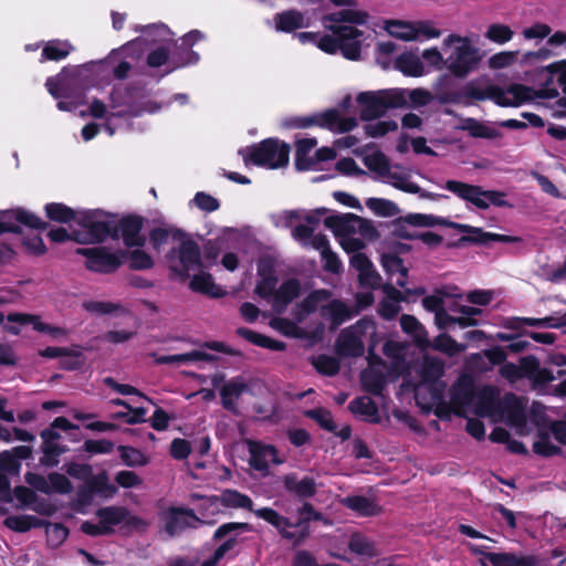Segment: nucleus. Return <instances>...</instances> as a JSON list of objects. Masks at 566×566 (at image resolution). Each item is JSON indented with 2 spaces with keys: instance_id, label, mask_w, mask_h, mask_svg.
Segmentation results:
<instances>
[{
  "instance_id": "0e129e2a",
  "label": "nucleus",
  "mask_w": 566,
  "mask_h": 566,
  "mask_svg": "<svg viewBox=\"0 0 566 566\" xmlns=\"http://www.w3.org/2000/svg\"><path fill=\"white\" fill-rule=\"evenodd\" d=\"M554 55L555 53L552 49L543 46L536 51H527L523 53L520 59V64L522 66H536L549 60Z\"/></svg>"
},
{
  "instance_id": "69168bd1",
  "label": "nucleus",
  "mask_w": 566,
  "mask_h": 566,
  "mask_svg": "<svg viewBox=\"0 0 566 566\" xmlns=\"http://www.w3.org/2000/svg\"><path fill=\"white\" fill-rule=\"evenodd\" d=\"M396 92L402 93L403 106L410 101L415 106H424L431 99L432 95L429 91L424 88H415V90H406V88H395Z\"/></svg>"
},
{
  "instance_id": "79ce46f5",
  "label": "nucleus",
  "mask_w": 566,
  "mask_h": 566,
  "mask_svg": "<svg viewBox=\"0 0 566 566\" xmlns=\"http://www.w3.org/2000/svg\"><path fill=\"white\" fill-rule=\"evenodd\" d=\"M217 500L226 507L231 509H245L254 513L253 501L245 494L240 493L237 490L227 489L223 490Z\"/></svg>"
},
{
  "instance_id": "393cba45",
  "label": "nucleus",
  "mask_w": 566,
  "mask_h": 566,
  "mask_svg": "<svg viewBox=\"0 0 566 566\" xmlns=\"http://www.w3.org/2000/svg\"><path fill=\"white\" fill-rule=\"evenodd\" d=\"M250 464L258 471L265 472L270 463L280 464L282 460L277 458L276 450L272 446L262 444L255 441H249Z\"/></svg>"
},
{
  "instance_id": "338daca9",
  "label": "nucleus",
  "mask_w": 566,
  "mask_h": 566,
  "mask_svg": "<svg viewBox=\"0 0 566 566\" xmlns=\"http://www.w3.org/2000/svg\"><path fill=\"white\" fill-rule=\"evenodd\" d=\"M119 455L128 467H142L148 463V458L139 450L132 447H119Z\"/></svg>"
},
{
  "instance_id": "f257e3e1",
  "label": "nucleus",
  "mask_w": 566,
  "mask_h": 566,
  "mask_svg": "<svg viewBox=\"0 0 566 566\" xmlns=\"http://www.w3.org/2000/svg\"><path fill=\"white\" fill-rule=\"evenodd\" d=\"M368 12L359 9L340 10L326 14L323 18L324 27L332 34H317L315 44L322 51L334 54L342 51L349 60H358L361 51L363 32L355 25H364L368 22Z\"/></svg>"
},
{
  "instance_id": "a211bd4d",
  "label": "nucleus",
  "mask_w": 566,
  "mask_h": 566,
  "mask_svg": "<svg viewBox=\"0 0 566 566\" xmlns=\"http://www.w3.org/2000/svg\"><path fill=\"white\" fill-rule=\"evenodd\" d=\"M163 528L169 537L180 535L188 527H197L203 522L199 520L193 511L178 507H170L159 515Z\"/></svg>"
},
{
  "instance_id": "dca6fc26",
  "label": "nucleus",
  "mask_w": 566,
  "mask_h": 566,
  "mask_svg": "<svg viewBox=\"0 0 566 566\" xmlns=\"http://www.w3.org/2000/svg\"><path fill=\"white\" fill-rule=\"evenodd\" d=\"M313 125L328 128L338 133H346L350 132L357 126V120L354 117H340L338 111L336 109H327L314 116L300 117L285 122V126L287 127L305 128Z\"/></svg>"
},
{
  "instance_id": "f704fd0d",
  "label": "nucleus",
  "mask_w": 566,
  "mask_h": 566,
  "mask_svg": "<svg viewBox=\"0 0 566 566\" xmlns=\"http://www.w3.org/2000/svg\"><path fill=\"white\" fill-rule=\"evenodd\" d=\"M381 264L390 279L400 287L407 285V268L396 254L387 253L381 256Z\"/></svg>"
},
{
  "instance_id": "3c124183",
  "label": "nucleus",
  "mask_w": 566,
  "mask_h": 566,
  "mask_svg": "<svg viewBox=\"0 0 566 566\" xmlns=\"http://www.w3.org/2000/svg\"><path fill=\"white\" fill-rule=\"evenodd\" d=\"M348 408L353 413L364 416L369 421L378 420V408L370 397H358L350 401Z\"/></svg>"
},
{
  "instance_id": "473e14b6",
  "label": "nucleus",
  "mask_w": 566,
  "mask_h": 566,
  "mask_svg": "<svg viewBox=\"0 0 566 566\" xmlns=\"http://www.w3.org/2000/svg\"><path fill=\"white\" fill-rule=\"evenodd\" d=\"M301 284L296 279L284 281L273 295L272 305L275 311L282 312L293 300L300 295Z\"/></svg>"
},
{
  "instance_id": "603ef678",
  "label": "nucleus",
  "mask_w": 566,
  "mask_h": 566,
  "mask_svg": "<svg viewBox=\"0 0 566 566\" xmlns=\"http://www.w3.org/2000/svg\"><path fill=\"white\" fill-rule=\"evenodd\" d=\"M238 334L249 340L250 343L258 345L263 348L280 352L285 349V344L275 339H272L265 335L255 333L248 328H239Z\"/></svg>"
},
{
  "instance_id": "7c9ffc66",
  "label": "nucleus",
  "mask_w": 566,
  "mask_h": 566,
  "mask_svg": "<svg viewBox=\"0 0 566 566\" xmlns=\"http://www.w3.org/2000/svg\"><path fill=\"white\" fill-rule=\"evenodd\" d=\"M285 490L298 497H312L316 493V482L311 476L298 480L296 474L290 473L282 478Z\"/></svg>"
},
{
  "instance_id": "c756f323",
  "label": "nucleus",
  "mask_w": 566,
  "mask_h": 566,
  "mask_svg": "<svg viewBox=\"0 0 566 566\" xmlns=\"http://www.w3.org/2000/svg\"><path fill=\"white\" fill-rule=\"evenodd\" d=\"M8 321L19 324H32L33 328L40 333H46L57 339L67 335L66 329L43 323L39 316L23 313H12L8 315Z\"/></svg>"
},
{
  "instance_id": "13d9d810",
  "label": "nucleus",
  "mask_w": 566,
  "mask_h": 566,
  "mask_svg": "<svg viewBox=\"0 0 566 566\" xmlns=\"http://www.w3.org/2000/svg\"><path fill=\"white\" fill-rule=\"evenodd\" d=\"M4 525L15 532H28L44 525V522L32 515H11L4 520Z\"/></svg>"
},
{
  "instance_id": "e2e57ef3",
  "label": "nucleus",
  "mask_w": 566,
  "mask_h": 566,
  "mask_svg": "<svg viewBox=\"0 0 566 566\" xmlns=\"http://www.w3.org/2000/svg\"><path fill=\"white\" fill-rule=\"evenodd\" d=\"M436 324L439 328L444 329L449 328L452 325H459L460 327L464 328L468 326H474L476 325V319L474 318H465V317H453L449 315L444 308L434 316Z\"/></svg>"
},
{
  "instance_id": "6ab92c4d",
  "label": "nucleus",
  "mask_w": 566,
  "mask_h": 566,
  "mask_svg": "<svg viewBox=\"0 0 566 566\" xmlns=\"http://www.w3.org/2000/svg\"><path fill=\"white\" fill-rule=\"evenodd\" d=\"M408 221L415 226L420 227H434L443 226L458 230L459 232L469 233L471 235L461 238L462 242L483 243V230L481 228L472 227L469 224L457 223L442 217L433 214L415 213L408 216Z\"/></svg>"
},
{
  "instance_id": "9d476101",
  "label": "nucleus",
  "mask_w": 566,
  "mask_h": 566,
  "mask_svg": "<svg viewBox=\"0 0 566 566\" xmlns=\"http://www.w3.org/2000/svg\"><path fill=\"white\" fill-rule=\"evenodd\" d=\"M361 118L371 120L382 116L388 108L403 106L402 93L395 88L361 92L357 95Z\"/></svg>"
},
{
  "instance_id": "423d86ee",
  "label": "nucleus",
  "mask_w": 566,
  "mask_h": 566,
  "mask_svg": "<svg viewBox=\"0 0 566 566\" xmlns=\"http://www.w3.org/2000/svg\"><path fill=\"white\" fill-rule=\"evenodd\" d=\"M442 49L446 55V69L457 77H465L478 67L479 49L469 36L452 33L444 38Z\"/></svg>"
},
{
  "instance_id": "1a4fd4ad",
  "label": "nucleus",
  "mask_w": 566,
  "mask_h": 566,
  "mask_svg": "<svg viewBox=\"0 0 566 566\" xmlns=\"http://www.w3.org/2000/svg\"><path fill=\"white\" fill-rule=\"evenodd\" d=\"M443 188L461 200L470 202L482 210L488 209L490 206L510 207V203L505 199V193L502 191L484 190L480 186L453 179L447 180Z\"/></svg>"
},
{
  "instance_id": "09e8293b",
  "label": "nucleus",
  "mask_w": 566,
  "mask_h": 566,
  "mask_svg": "<svg viewBox=\"0 0 566 566\" xmlns=\"http://www.w3.org/2000/svg\"><path fill=\"white\" fill-rule=\"evenodd\" d=\"M463 128L476 138L496 139L502 137V133L495 126L481 123L474 118H468Z\"/></svg>"
},
{
  "instance_id": "4be33fe9",
  "label": "nucleus",
  "mask_w": 566,
  "mask_h": 566,
  "mask_svg": "<svg viewBox=\"0 0 566 566\" xmlns=\"http://www.w3.org/2000/svg\"><path fill=\"white\" fill-rule=\"evenodd\" d=\"M252 385L251 379L241 375L228 379L219 390L222 407L234 415H239V400L243 395L252 392Z\"/></svg>"
},
{
  "instance_id": "052dcab7",
  "label": "nucleus",
  "mask_w": 566,
  "mask_h": 566,
  "mask_svg": "<svg viewBox=\"0 0 566 566\" xmlns=\"http://www.w3.org/2000/svg\"><path fill=\"white\" fill-rule=\"evenodd\" d=\"M514 36V31L506 24L492 23L488 27L484 38L491 42L503 45Z\"/></svg>"
},
{
  "instance_id": "f3484780",
  "label": "nucleus",
  "mask_w": 566,
  "mask_h": 566,
  "mask_svg": "<svg viewBox=\"0 0 566 566\" xmlns=\"http://www.w3.org/2000/svg\"><path fill=\"white\" fill-rule=\"evenodd\" d=\"M96 516L107 534H112L116 526L124 525L129 528L145 530L148 524L140 517L130 514L124 506H107L99 509Z\"/></svg>"
},
{
  "instance_id": "bb28decb",
  "label": "nucleus",
  "mask_w": 566,
  "mask_h": 566,
  "mask_svg": "<svg viewBox=\"0 0 566 566\" xmlns=\"http://www.w3.org/2000/svg\"><path fill=\"white\" fill-rule=\"evenodd\" d=\"M143 220L138 217L123 218L118 224V233L128 248L142 247L145 237L142 234Z\"/></svg>"
},
{
  "instance_id": "774afa93",
  "label": "nucleus",
  "mask_w": 566,
  "mask_h": 566,
  "mask_svg": "<svg viewBox=\"0 0 566 566\" xmlns=\"http://www.w3.org/2000/svg\"><path fill=\"white\" fill-rule=\"evenodd\" d=\"M364 163L368 169L377 172L381 178L390 167L387 157L379 151L367 154L364 157Z\"/></svg>"
},
{
  "instance_id": "aec40b11",
  "label": "nucleus",
  "mask_w": 566,
  "mask_h": 566,
  "mask_svg": "<svg viewBox=\"0 0 566 566\" xmlns=\"http://www.w3.org/2000/svg\"><path fill=\"white\" fill-rule=\"evenodd\" d=\"M82 67L69 65L55 76L46 78L45 86L49 93L55 97L69 96L73 91L82 85Z\"/></svg>"
},
{
  "instance_id": "de8ad7c7",
  "label": "nucleus",
  "mask_w": 566,
  "mask_h": 566,
  "mask_svg": "<svg viewBox=\"0 0 566 566\" xmlns=\"http://www.w3.org/2000/svg\"><path fill=\"white\" fill-rule=\"evenodd\" d=\"M134 31L144 33L146 39L155 44L159 42H168L171 40V32L167 25L164 23H155V24H136L134 25Z\"/></svg>"
},
{
  "instance_id": "4c0bfd02",
  "label": "nucleus",
  "mask_w": 566,
  "mask_h": 566,
  "mask_svg": "<svg viewBox=\"0 0 566 566\" xmlns=\"http://www.w3.org/2000/svg\"><path fill=\"white\" fill-rule=\"evenodd\" d=\"M384 182L392 187L410 193V191H419V186L415 184L410 176L398 167H389L382 176Z\"/></svg>"
},
{
  "instance_id": "a18cd8bd",
  "label": "nucleus",
  "mask_w": 566,
  "mask_h": 566,
  "mask_svg": "<svg viewBox=\"0 0 566 566\" xmlns=\"http://www.w3.org/2000/svg\"><path fill=\"white\" fill-rule=\"evenodd\" d=\"M400 326L402 331L409 334L420 346L427 347L429 345L428 334L415 316L402 315L400 317Z\"/></svg>"
},
{
  "instance_id": "412c9836",
  "label": "nucleus",
  "mask_w": 566,
  "mask_h": 566,
  "mask_svg": "<svg viewBox=\"0 0 566 566\" xmlns=\"http://www.w3.org/2000/svg\"><path fill=\"white\" fill-rule=\"evenodd\" d=\"M76 253L86 258V268L94 272L111 273L122 264L123 253L109 252L105 248H80Z\"/></svg>"
},
{
  "instance_id": "37998d69",
  "label": "nucleus",
  "mask_w": 566,
  "mask_h": 566,
  "mask_svg": "<svg viewBox=\"0 0 566 566\" xmlns=\"http://www.w3.org/2000/svg\"><path fill=\"white\" fill-rule=\"evenodd\" d=\"M342 503L361 516H371L379 512V507L374 501L360 495L346 496L342 500Z\"/></svg>"
},
{
  "instance_id": "ddd939ff",
  "label": "nucleus",
  "mask_w": 566,
  "mask_h": 566,
  "mask_svg": "<svg viewBox=\"0 0 566 566\" xmlns=\"http://www.w3.org/2000/svg\"><path fill=\"white\" fill-rule=\"evenodd\" d=\"M115 102V97H112L111 111L107 113L106 105L99 99H94L90 105V114L95 118H103L106 116L105 129L113 136L118 126L115 124V118L130 119L136 116H140L143 113H155L159 109L153 102H147L143 108L135 106H125Z\"/></svg>"
},
{
  "instance_id": "c9c22d12",
  "label": "nucleus",
  "mask_w": 566,
  "mask_h": 566,
  "mask_svg": "<svg viewBox=\"0 0 566 566\" xmlns=\"http://www.w3.org/2000/svg\"><path fill=\"white\" fill-rule=\"evenodd\" d=\"M484 558L493 566H535L533 556L516 555L513 553H488Z\"/></svg>"
},
{
  "instance_id": "e433bc0d",
  "label": "nucleus",
  "mask_w": 566,
  "mask_h": 566,
  "mask_svg": "<svg viewBox=\"0 0 566 566\" xmlns=\"http://www.w3.org/2000/svg\"><path fill=\"white\" fill-rule=\"evenodd\" d=\"M315 138H302L296 142L295 166L300 170L315 169V160L310 153L316 147Z\"/></svg>"
},
{
  "instance_id": "cd10ccee",
  "label": "nucleus",
  "mask_w": 566,
  "mask_h": 566,
  "mask_svg": "<svg viewBox=\"0 0 566 566\" xmlns=\"http://www.w3.org/2000/svg\"><path fill=\"white\" fill-rule=\"evenodd\" d=\"M202 264L200 263L199 269L189 271L187 273H178L179 275H189L192 273L189 286L192 291L207 294L212 297L223 296L221 287L214 284L212 276L201 270Z\"/></svg>"
},
{
  "instance_id": "c85d7f7f",
  "label": "nucleus",
  "mask_w": 566,
  "mask_h": 566,
  "mask_svg": "<svg viewBox=\"0 0 566 566\" xmlns=\"http://www.w3.org/2000/svg\"><path fill=\"white\" fill-rule=\"evenodd\" d=\"M348 549L356 556L368 559L380 555L378 543L364 533H354L348 539Z\"/></svg>"
},
{
  "instance_id": "5701e85b",
  "label": "nucleus",
  "mask_w": 566,
  "mask_h": 566,
  "mask_svg": "<svg viewBox=\"0 0 566 566\" xmlns=\"http://www.w3.org/2000/svg\"><path fill=\"white\" fill-rule=\"evenodd\" d=\"M25 482L34 490L44 494H67L73 489L70 480L60 473H51L48 476H44L41 474L28 472L25 474Z\"/></svg>"
},
{
  "instance_id": "7ed1b4c3",
  "label": "nucleus",
  "mask_w": 566,
  "mask_h": 566,
  "mask_svg": "<svg viewBox=\"0 0 566 566\" xmlns=\"http://www.w3.org/2000/svg\"><path fill=\"white\" fill-rule=\"evenodd\" d=\"M149 241L158 252L169 248L166 259L175 273H187L199 269V247L185 232L175 228L158 227L150 231Z\"/></svg>"
},
{
  "instance_id": "0eeeda50",
  "label": "nucleus",
  "mask_w": 566,
  "mask_h": 566,
  "mask_svg": "<svg viewBox=\"0 0 566 566\" xmlns=\"http://www.w3.org/2000/svg\"><path fill=\"white\" fill-rule=\"evenodd\" d=\"M464 95L475 101L490 99L501 107H518L532 99V90L522 84L501 87L494 84L482 86L470 83L464 88Z\"/></svg>"
},
{
  "instance_id": "a878e982",
  "label": "nucleus",
  "mask_w": 566,
  "mask_h": 566,
  "mask_svg": "<svg viewBox=\"0 0 566 566\" xmlns=\"http://www.w3.org/2000/svg\"><path fill=\"white\" fill-rule=\"evenodd\" d=\"M499 398L496 388L484 387L475 394L472 408L478 416L493 417L499 412Z\"/></svg>"
},
{
  "instance_id": "39448f33",
  "label": "nucleus",
  "mask_w": 566,
  "mask_h": 566,
  "mask_svg": "<svg viewBox=\"0 0 566 566\" xmlns=\"http://www.w3.org/2000/svg\"><path fill=\"white\" fill-rule=\"evenodd\" d=\"M324 223L339 239L346 252L360 251L365 247V239L373 240L377 237L370 221L353 213L326 217Z\"/></svg>"
},
{
  "instance_id": "b1692460",
  "label": "nucleus",
  "mask_w": 566,
  "mask_h": 566,
  "mask_svg": "<svg viewBox=\"0 0 566 566\" xmlns=\"http://www.w3.org/2000/svg\"><path fill=\"white\" fill-rule=\"evenodd\" d=\"M15 221L34 229L45 228V222L39 217L18 208L0 211V234L3 232H18L20 228L14 223Z\"/></svg>"
},
{
  "instance_id": "20e7f679",
  "label": "nucleus",
  "mask_w": 566,
  "mask_h": 566,
  "mask_svg": "<svg viewBox=\"0 0 566 566\" xmlns=\"http://www.w3.org/2000/svg\"><path fill=\"white\" fill-rule=\"evenodd\" d=\"M296 513L297 518L294 521L271 507H262L254 511L256 517L272 525L283 539L292 543L294 546L301 545L308 538L311 534L310 522L322 518V514L308 502H304L296 510Z\"/></svg>"
},
{
  "instance_id": "864d4df0",
  "label": "nucleus",
  "mask_w": 566,
  "mask_h": 566,
  "mask_svg": "<svg viewBox=\"0 0 566 566\" xmlns=\"http://www.w3.org/2000/svg\"><path fill=\"white\" fill-rule=\"evenodd\" d=\"M385 30L394 38L402 41H415L413 22L402 20H388Z\"/></svg>"
},
{
  "instance_id": "4468645a",
  "label": "nucleus",
  "mask_w": 566,
  "mask_h": 566,
  "mask_svg": "<svg viewBox=\"0 0 566 566\" xmlns=\"http://www.w3.org/2000/svg\"><path fill=\"white\" fill-rule=\"evenodd\" d=\"M500 373L511 382L525 377L537 386L547 384L555 378L551 370L541 367L538 359L534 356L523 357L520 365L513 363L502 364Z\"/></svg>"
},
{
  "instance_id": "ea45409f",
  "label": "nucleus",
  "mask_w": 566,
  "mask_h": 566,
  "mask_svg": "<svg viewBox=\"0 0 566 566\" xmlns=\"http://www.w3.org/2000/svg\"><path fill=\"white\" fill-rule=\"evenodd\" d=\"M356 313L345 303L337 300L331 301L326 306H323V316L331 319L335 327L352 318Z\"/></svg>"
},
{
  "instance_id": "4d7b16f0",
  "label": "nucleus",
  "mask_w": 566,
  "mask_h": 566,
  "mask_svg": "<svg viewBox=\"0 0 566 566\" xmlns=\"http://www.w3.org/2000/svg\"><path fill=\"white\" fill-rule=\"evenodd\" d=\"M361 382L366 390L379 395L385 387L386 378L377 368L369 367L361 373Z\"/></svg>"
},
{
  "instance_id": "8fccbe9b",
  "label": "nucleus",
  "mask_w": 566,
  "mask_h": 566,
  "mask_svg": "<svg viewBox=\"0 0 566 566\" xmlns=\"http://www.w3.org/2000/svg\"><path fill=\"white\" fill-rule=\"evenodd\" d=\"M331 294L327 290H316L308 294L300 304V308L302 311L298 319L301 321L303 316L321 308L323 312V306H326L325 302L328 301Z\"/></svg>"
},
{
  "instance_id": "49530a36",
  "label": "nucleus",
  "mask_w": 566,
  "mask_h": 566,
  "mask_svg": "<svg viewBox=\"0 0 566 566\" xmlns=\"http://www.w3.org/2000/svg\"><path fill=\"white\" fill-rule=\"evenodd\" d=\"M395 67L408 76L423 75V64L420 57L411 52L399 55L395 61Z\"/></svg>"
},
{
  "instance_id": "f03ea898",
  "label": "nucleus",
  "mask_w": 566,
  "mask_h": 566,
  "mask_svg": "<svg viewBox=\"0 0 566 566\" xmlns=\"http://www.w3.org/2000/svg\"><path fill=\"white\" fill-rule=\"evenodd\" d=\"M327 209L316 210H284L272 217L273 223L277 228H292L291 234L294 240L305 248H313L321 252L325 261V269L333 273H338L342 263L337 255L329 249L328 240L325 234H314L321 219L326 214Z\"/></svg>"
},
{
  "instance_id": "9b49d317",
  "label": "nucleus",
  "mask_w": 566,
  "mask_h": 566,
  "mask_svg": "<svg viewBox=\"0 0 566 566\" xmlns=\"http://www.w3.org/2000/svg\"><path fill=\"white\" fill-rule=\"evenodd\" d=\"M80 229L73 230L74 241L83 244L104 241L111 232L108 217L99 211H80L77 216Z\"/></svg>"
},
{
  "instance_id": "c03bdc74",
  "label": "nucleus",
  "mask_w": 566,
  "mask_h": 566,
  "mask_svg": "<svg viewBox=\"0 0 566 566\" xmlns=\"http://www.w3.org/2000/svg\"><path fill=\"white\" fill-rule=\"evenodd\" d=\"M474 396L472 384L468 380L457 382L450 392L451 402L458 408L472 407Z\"/></svg>"
},
{
  "instance_id": "f8f14e48",
  "label": "nucleus",
  "mask_w": 566,
  "mask_h": 566,
  "mask_svg": "<svg viewBox=\"0 0 566 566\" xmlns=\"http://www.w3.org/2000/svg\"><path fill=\"white\" fill-rule=\"evenodd\" d=\"M444 364L434 357H424L421 364L422 381L416 388V399L420 403L429 394L428 405H436L442 399L444 385L439 380L443 375Z\"/></svg>"
},
{
  "instance_id": "6e6d98bb",
  "label": "nucleus",
  "mask_w": 566,
  "mask_h": 566,
  "mask_svg": "<svg viewBox=\"0 0 566 566\" xmlns=\"http://www.w3.org/2000/svg\"><path fill=\"white\" fill-rule=\"evenodd\" d=\"M429 346L449 356H454L467 349L465 344H460L455 342L451 336L447 334H440L439 336H437L432 343L429 342V345L427 347Z\"/></svg>"
},
{
  "instance_id": "2f4dec72",
  "label": "nucleus",
  "mask_w": 566,
  "mask_h": 566,
  "mask_svg": "<svg viewBox=\"0 0 566 566\" xmlns=\"http://www.w3.org/2000/svg\"><path fill=\"white\" fill-rule=\"evenodd\" d=\"M273 23L275 30L281 32H292L308 24L305 14L294 9L276 13Z\"/></svg>"
},
{
  "instance_id": "bf43d9fd",
  "label": "nucleus",
  "mask_w": 566,
  "mask_h": 566,
  "mask_svg": "<svg viewBox=\"0 0 566 566\" xmlns=\"http://www.w3.org/2000/svg\"><path fill=\"white\" fill-rule=\"evenodd\" d=\"M45 212L48 218H50L53 221L66 223L74 220L77 223L78 212L74 211L73 209L69 208L63 203H48L45 206Z\"/></svg>"
},
{
  "instance_id": "72a5a7b5",
  "label": "nucleus",
  "mask_w": 566,
  "mask_h": 566,
  "mask_svg": "<svg viewBox=\"0 0 566 566\" xmlns=\"http://www.w3.org/2000/svg\"><path fill=\"white\" fill-rule=\"evenodd\" d=\"M201 39H203V34L199 30H192L182 38L181 48H185L186 50V59L172 57L170 61L172 67L169 72L188 64H195L199 61V54L190 50V48Z\"/></svg>"
},
{
  "instance_id": "6e6552de",
  "label": "nucleus",
  "mask_w": 566,
  "mask_h": 566,
  "mask_svg": "<svg viewBox=\"0 0 566 566\" xmlns=\"http://www.w3.org/2000/svg\"><path fill=\"white\" fill-rule=\"evenodd\" d=\"M239 154L242 156L245 166L253 164L276 169L287 165L290 148L286 144L276 139H266L255 146L241 149Z\"/></svg>"
},
{
  "instance_id": "5fc2aeb1",
  "label": "nucleus",
  "mask_w": 566,
  "mask_h": 566,
  "mask_svg": "<svg viewBox=\"0 0 566 566\" xmlns=\"http://www.w3.org/2000/svg\"><path fill=\"white\" fill-rule=\"evenodd\" d=\"M14 496L22 506L30 507L39 514H48L49 509L44 503L36 502V494L33 490L27 486H17L14 489Z\"/></svg>"
},
{
  "instance_id": "58836bf2",
  "label": "nucleus",
  "mask_w": 566,
  "mask_h": 566,
  "mask_svg": "<svg viewBox=\"0 0 566 566\" xmlns=\"http://www.w3.org/2000/svg\"><path fill=\"white\" fill-rule=\"evenodd\" d=\"M350 264L359 272V280L363 284L375 285L377 283V274L373 270L369 259L359 251H352Z\"/></svg>"
},
{
  "instance_id": "680f3d73",
  "label": "nucleus",
  "mask_w": 566,
  "mask_h": 566,
  "mask_svg": "<svg viewBox=\"0 0 566 566\" xmlns=\"http://www.w3.org/2000/svg\"><path fill=\"white\" fill-rule=\"evenodd\" d=\"M520 321L525 325L537 327L559 328L566 326V315L560 312L543 318L523 317Z\"/></svg>"
},
{
  "instance_id": "2eb2a0df",
  "label": "nucleus",
  "mask_w": 566,
  "mask_h": 566,
  "mask_svg": "<svg viewBox=\"0 0 566 566\" xmlns=\"http://www.w3.org/2000/svg\"><path fill=\"white\" fill-rule=\"evenodd\" d=\"M376 325L369 318H361L356 324L345 328L337 339V353L340 356H359L364 349L363 337L375 335Z\"/></svg>"
},
{
  "instance_id": "a19ab883",
  "label": "nucleus",
  "mask_w": 566,
  "mask_h": 566,
  "mask_svg": "<svg viewBox=\"0 0 566 566\" xmlns=\"http://www.w3.org/2000/svg\"><path fill=\"white\" fill-rule=\"evenodd\" d=\"M74 50L73 45L67 41L51 40L48 41L42 50L40 62L48 60L60 61L65 59Z\"/></svg>"
}]
</instances>
